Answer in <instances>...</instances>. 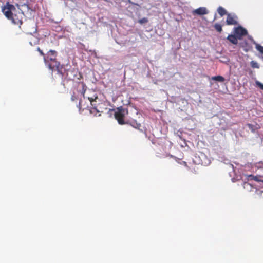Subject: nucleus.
<instances>
[{"mask_svg": "<svg viewBox=\"0 0 263 263\" xmlns=\"http://www.w3.org/2000/svg\"><path fill=\"white\" fill-rule=\"evenodd\" d=\"M2 11L6 17L14 24L20 26L22 24L24 13L21 10H16L13 5L7 2L2 7Z\"/></svg>", "mask_w": 263, "mask_h": 263, "instance_id": "nucleus-1", "label": "nucleus"}, {"mask_svg": "<svg viewBox=\"0 0 263 263\" xmlns=\"http://www.w3.org/2000/svg\"><path fill=\"white\" fill-rule=\"evenodd\" d=\"M57 51L50 50L44 56V62L51 70L53 71L55 69L58 73L63 75L64 74L62 70L63 66L61 65L60 62L57 61Z\"/></svg>", "mask_w": 263, "mask_h": 263, "instance_id": "nucleus-2", "label": "nucleus"}, {"mask_svg": "<svg viewBox=\"0 0 263 263\" xmlns=\"http://www.w3.org/2000/svg\"><path fill=\"white\" fill-rule=\"evenodd\" d=\"M128 114L127 109L124 108L121 106L118 107L115 111V118L117 120L118 123L120 125L126 124L128 123L125 122L124 118L125 116Z\"/></svg>", "mask_w": 263, "mask_h": 263, "instance_id": "nucleus-3", "label": "nucleus"}, {"mask_svg": "<svg viewBox=\"0 0 263 263\" xmlns=\"http://www.w3.org/2000/svg\"><path fill=\"white\" fill-rule=\"evenodd\" d=\"M88 100L90 101L91 106L93 107L90 110V112L91 114H95L96 116V114L100 112L97 109V101L98 99V96L95 94L93 95V97H87Z\"/></svg>", "mask_w": 263, "mask_h": 263, "instance_id": "nucleus-4", "label": "nucleus"}, {"mask_svg": "<svg viewBox=\"0 0 263 263\" xmlns=\"http://www.w3.org/2000/svg\"><path fill=\"white\" fill-rule=\"evenodd\" d=\"M234 33L239 40H241L243 36L247 34L248 32L246 29L239 26L234 28Z\"/></svg>", "mask_w": 263, "mask_h": 263, "instance_id": "nucleus-5", "label": "nucleus"}, {"mask_svg": "<svg viewBox=\"0 0 263 263\" xmlns=\"http://www.w3.org/2000/svg\"><path fill=\"white\" fill-rule=\"evenodd\" d=\"M238 17L235 14H227L226 23L228 25H236L238 24Z\"/></svg>", "mask_w": 263, "mask_h": 263, "instance_id": "nucleus-6", "label": "nucleus"}, {"mask_svg": "<svg viewBox=\"0 0 263 263\" xmlns=\"http://www.w3.org/2000/svg\"><path fill=\"white\" fill-rule=\"evenodd\" d=\"M192 13L193 15H202L208 13V11L205 7H199L198 9H195L193 11Z\"/></svg>", "mask_w": 263, "mask_h": 263, "instance_id": "nucleus-7", "label": "nucleus"}, {"mask_svg": "<svg viewBox=\"0 0 263 263\" xmlns=\"http://www.w3.org/2000/svg\"><path fill=\"white\" fill-rule=\"evenodd\" d=\"M27 40L31 46H34L39 42V39L32 34H30L27 37Z\"/></svg>", "mask_w": 263, "mask_h": 263, "instance_id": "nucleus-8", "label": "nucleus"}, {"mask_svg": "<svg viewBox=\"0 0 263 263\" xmlns=\"http://www.w3.org/2000/svg\"><path fill=\"white\" fill-rule=\"evenodd\" d=\"M238 39L235 34H230L227 37V40H228L231 43L234 45L237 44Z\"/></svg>", "mask_w": 263, "mask_h": 263, "instance_id": "nucleus-9", "label": "nucleus"}, {"mask_svg": "<svg viewBox=\"0 0 263 263\" xmlns=\"http://www.w3.org/2000/svg\"><path fill=\"white\" fill-rule=\"evenodd\" d=\"M80 84L81 85L82 87V89L80 90V92L82 95L84 99H85L86 97H85V94L87 89V86L84 82H81Z\"/></svg>", "mask_w": 263, "mask_h": 263, "instance_id": "nucleus-10", "label": "nucleus"}, {"mask_svg": "<svg viewBox=\"0 0 263 263\" xmlns=\"http://www.w3.org/2000/svg\"><path fill=\"white\" fill-rule=\"evenodd\" d=\"M217 12L221 16H223L225 14H227V11L221 6L218 8Z\"/></svg>", "mask_w": 263, "mask_h": 263, "instance_id": "nucleus-11", "label": "nucleus"}, {"mask_svg": "<svg viewBox=\"0 0 263 263\" xmlns=\"http://www.w3.org/2000/svg\"><path fill=\"white\" fill-rule=\"evenodd\" d=\"M213 80L219 81L220 82H223L225 80L224 77L221 76H214L212 78Z\"/></svg>", "mask_w": 263, "mask_h": 263, "instance_id": "nucleus-12", "label": "nucleus"}, {"mask_svg": "<svg viewBox=\"0 0 263 263\" xmlns=\"http://www.w3.org/2000/svg\"><path fill=\"white\" fill-rule=\"evenodd\" d=\"M130 125L133 127L138 129H140V127H141V124L137 123L136 121H132L130 123Z\"/></svg>", "mask_w": 263, "mask_h": 263, "instance_id": "nucleus-13", "label": "nucleus"}, {"mask_svg": "<svg viewBox=\"0 0 263 263\" xmlns=\"http://www.w3.org/2000/svg\"><path fill=\"white\" fill-rule=\"evenodd\" d=\"M78 107L79 108V111H81L82 110L85 109L87 106L83 104V100L82 99H80Z\"/></svg>", "mask_w": 263, "mask_h": 263, "instance_id": "nucleus-14", "label": "nucleus"}, {"mask_svg": "<svg viewBox=\"0 0 263 263\" xmlns=\"http://www.w3.org/2000/svg\"><path fill=\"white\" fill-rule=\"evenodd\" d=\"M248 180H254V181H257V182L262 181L261 180H259L258 179V177L257 176H254L253 175H249L248 176Z\"/></svg>", "mask_w": 263, "mask_h": 263, "instance_id": "nucleus-15", "label": "nucleus"}, {"mask_svg": "<svg viewBox=\"0 0 263 263\" xmlns=\"http://www.w3.org/2000/svg\"><path fill=\"white\" fill-rule=\"evenodd\" d=\"M214 27L218 32L220 33L222 31V26L218 23H216L214 25Z\"/></svg>", "mask_w": 263, "mask_h": 263, "instance_id": "nucleus-16", "label": "nucleus"}, {"mask_svg": "<svg viewBox=\"0 0 263 263\" xmlns=\"http://www.w3.org/2000/svg\"><path fill=\"white\" fill-rule=\"evenodd\" d=\"M250 64H251V67L253 68H259V65H258V63L254 61H252L250 62Z\"/></svg>", "mask_w": 263, "mask_h": 263, "instance_id": "nucleus-17", "label": "nucleus"}, {"mask_svg": "<svg viewBox=\"0 0 263 263\" xmlns=\"http://www.w3.org/2000/svg\"><path fill=\"white\" fill-rule=\"evenodd\" d=\"M138 22L141 24L146 23L147 22H148V19L146 17H143L141 19L139 20Z\"/></svg>", "mask_w": 263, "mask_h": 263, "instance_id": "nucleus-18", "label": "nucleus"}, {"mask_svg": "<svg viewBox=\"0 0 263 263\" xmlns=\"http://www.w3.org/2000/svg\"><path fill=\"white\" fill-rule=\"evenodd\" d=\"M256 48L258 51H259L261 53L263 54V46L257 44L256 46Z\"/></svg>", "mask_w": 263, "mask_h": 263, "instance_id": "nucleus-19", "label": "nucleus"}, {"mask_svg": "<svg viewBox=\"0 0 263 263\" xmlns=\"http://www.w3.org/2000/svg\"><path fill=\"white\" fill-rule=\"evenodd\" d=\"M37 51L39 52L41 55L43 57L44 59V56H45L46 54L43 52V51L39 47H37Z\"/></svg>", "mask_w": 263, "mask_h": 263, "instance_id": "nucleus-20", "label": "nucleus"}, {"mask_svg": "<svg viewBox=\"0 0 263 263\" xmlns=\"http://www.w3.org/2000/svg\"><path fill=\"white\" fill-rule=\"evenodd\" d=\"M37 51L39 52L41 55L43 57L44 59V56H45L46 54L43 52V51L39 47H37Z\"/></svg>", "mask_w": 263, "mask_h": 263, "instance_id": "nucleus-21", "label": "nucleus"}, {"mask_svg": "<svg viewBox=\"0 0 263 263\" xmlns=\"http://www.w3.org/2000/svg\"><path fill=\"white\" fill-rule=\"evenodd\" d=\"M71 101H74L75 100H78V97L77 96L75 95L74 93H73L72 95H71Z\"/></svg>", "mask_w": 263, "mask_h": 263, "instance_id": "nucleus-22", "label": "nucleus"}, {"mask_svg": "<svg viewBox=\"0 0 263 263\" xmlns=\"http://www.w3.org/2000/svg\"><path fill=\"white\" fill-rule=\"evenodd\" d=\"M248 127L249 128V129H251L252 131H254V129L253 128L254 126L251 124H247Z\"/></svg>", "mask_w": 263, "mask_h": 263, "instance_id": "nucleus-23", "label": "nucleus"}, {"mask_svg": "<svg viewBox=\"0 0 263 263\" xmlns=\"http://www.w3.org/2000/svg\"><path fill=\"white\" fill-rule=\"evenodd\" d=\"M259 86L260 88L261 89H262V90H263V84H261V83H259Z\"/></svg>", "mask_w": 263, "mask_h": 263, "instance_id": "nucleus-24", "label": "nucleus"}, {"mask_svg": "<svg viewBox=\"0 0 263 263\" xmlns=\"http://www.w3.org/2000/svg\"><path fill=\"white\" fill-rule=\"evenodd\" d=\"M63 67L62 68V70H63ZM62 71H63V74H63V75H62V74H61L62 76H64L65 75V72H64V71H65V70H62Z\"/></svg>", "mask_w": 263, "mask_h": 263, "instance_id": "nucleus-25", "label": "nucleus"}, {"mask_svg": "<svg viewBox=\"0 0 263 263\" xmlns=\"http://www.w3.org/2000/svg\"><path fill=\"white\" fill-rule=\"evenodd\" d=\"M88 97H93V96L90 95V96H89Z\"/></svg>", "mask_w": 263, "mask_h": 263, "instance_id": "nucleus-26", "label": "nucleus"}, {"mask_svg": "<svg viewBox=\"0 0 263 263\" xmlns=\"http://www.w3.org/2000/svg\"><path fill=\"white\" fill-rule=\"evenodd\" d=\"M262 182H263V180H262Z\"/></svg>", "mask_w": 263, "mask_h": 263, "instance_id": "nucleus-27", "label": "nucleus"}]
</instances>
